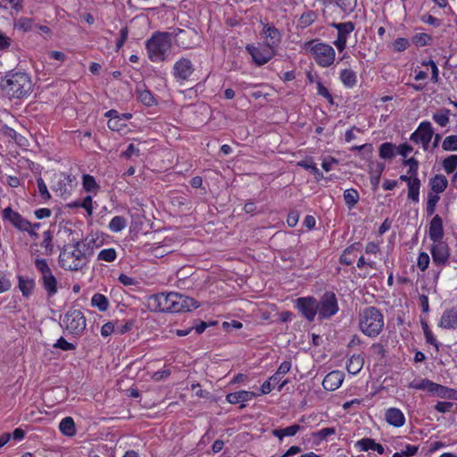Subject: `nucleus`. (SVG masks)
<instances>
[{"instance_id":"obj_1","label":"nucleus","mask_w":457,"mask_h":457,"mask_svg":"<svg viewBox=\"0 0 457 457\" xmlns=\"http://www.w3.org/2000/svg\"><path fill=\"white\" fill-rule=\"evenodd\" d=\"M198 306L199 304L195 299L175 292L159 293L148 298V307L153 312H189Z\"/></svg>"},{"instance_id":"obj_2","label":"nucleus","mask_w":457,"mask_h":457,"mask_svg":"<svg viewBox=\"0 0 457 457\" xmlns=\"http://www.w3.org/2000/svg\"><path fill=\"white\" fill-rule=\"evenodd\" d=\"M1 88L10 98H22L32 90V82L23 72L8 73L1 79Z\"/></svg>"},{"instance_id":"obj_3","label":"nucleus","mask_w":457,"mask_h":457,"mask_svg":"<svg viewBox=\"0 0 457 457\" xmlns=\"http://www.w3.org/2000/svg\"><path fill=\"white\" fill-rule=\"evenodd\" d=\"M358 327L365 336L376 337L384 329V316L377 307H366L359 313Z\"/></svg>"},{"instance_id":"obj_4","label":"nucleus","mask_w":457,"mask_h":457,"mask_svg":"<svg viewBox=\"0 0 457 457\" xmlns=\"http://www.w3.org/2000/svg\"><path fill=\"white\" fill-rule=\"evenodd\" d=\"M148 57L152 62H164L171 47V34L154 32L145 44Z\"/></svg>"},{"instance_id":"obj_5","label":"nucleus","mask_w":457,"mask_h":457,"mask_svg":"<svg viewBox=\"0 0 457 457\" xmlns=\"http://www.w3.org/2000/svg\"><path fill=\"white\" fill-rule=\"evenodd\" d=\"M86 256V250H81L80 242L76 241L72 245V250H69L66 246L62 249L59 254V263L65 270L77 271L85 265Z\"/></svg>"},{"instance_id":"obj_6","label":"nucleus","mask_w":457,"mask_h":457,"mask_svg":"<svg viewBox=\"0 0 457 457\" xmlns=\"http://www.w3.org/2000/svg\"><path fill=\"white\" fill-rule=\"evenodd\" d=\"M303 49L311 52L318 65L323 68L329 67L335 61L336 52L334 48L326 44L320 42L318 39H312L305 42Z\"/></svg>"},{"instance_id":"obj_7","label":"nucleus","mask_w":457,"mask_h":457,"mask_svg":"<svg viewBox=\"0 0 457 457\" xmlns=\"http://www.w3.org/2000/svg\"><path fill=\"white\" fill-rule=\"evenodd\" d=\"M61 326L69 335L80 337L86 330L87 320L81 311L70 309L65 312Z\"/></svg>"},{"instance_id":"obj_8","label":"nucleus","mask_w":457,"mask_h":457,"mask_svg":"<svg viewBox=\"0 0 457 457\" xmlns=\"http://www.w3.org/2000/svg\"><path fill=\"white\" fill-rule=\"evenodd\" d=\"M319 320H328L339 311L337 295L332 291H326L318 301Z\"/></svg>"},{"instance_id":"obj_9","label":"nucleus","mask_w":457,"mask_h":457,"mask_svg":"<svg viewBox=\"0 0 457 457\" xmlns=\"http://www.w3.org/2000/svg\"><path fill=\"white\" fill-rule=\"evenodd\" d=\"M35 267L41 273V282L47 295L52 297L57 293V279L54 276L48 263L45 259H36Z\"/></svg>"},{"instance_id":"obj_10","label":"nucleus","mask_w":457,"mask_h":457,"mask_svg":"<svg viewBox=\"0 0 457 457\" xmlns=\"http://www.w3.org/2000/svg\"><path fill=\"white\" fill-rule=\"evenodd\" d=\"M318 300L314 296L299 297L295 300V307L310 322L318 314Z\"/></svg>"},{"instance_id":"obj_11","label":"nucleus","mask_w":457,"mask_h":457,"mask_svg":"<svg viewBox=\"0 0 457 457\" xmlns=\"http://www.w3.org/2000/svg\"><path fill=\"white\" fill-rule=\"evenodd\" d=\"M246 51L251 54L253 61L258 66L264 65L275 55L276 50L264 45L255 46L253 45H247Z\"/></svg>"},{"instance_id":"obj_12","label":"nucleus","mask_w":457,"mask_h":457,"mask_svg":"<svg viewBox=\"0 0 457 457\" xmlns=\"http://www.w3.org/2000/svg\"><path fill=\"white\" fill-rule=\"evenodd\" d=\"M333 28L337 29V38L335 40L334 45L339 52H343L346 47L348 36L354 30L355 25L352 21L331 24Z\"/></svg>"},{"instance_id":"obj_13","label":"nucleus","mask_w":457,"mask_h":457,"mask_svg":"<svg viewBox=\"0 0 457 457\" xmlns=\"http://www.w3.org/2000/svg\"><path fill=\"white\" fill-rule=\"evenodd\" d=\"M434 135V130L429 121H423L411 135L410 139L415 143H421L426 150Z\"/></svg>"},{"instance_id":"obj_14","label":"nucleus","mask_w":457,"mask_h":457,"mask_svg":"<svg viewBox=\"0 0 457 457\" xmlns=\"http://www.w3.org/2000/svg\"><path fill=\"white\" fill-rule=\"evenodd\" d=\"M433 263L437 266L445 265L450 257V250L444 241L434 242L430 248Z\"/></svg>"},{"instance_id":"obj_15","label":"nucleus","mask_w":457,"mask_h":457,"mask_svg":"<svg viewBox=\"0 0 457 457\" xmlns=\"http://www.w3.org/2000/svg\"><path fill=\"white\" fill-rule=\"evenodd\" d=\"M194 71V65L187 58H181L173 65V76L177 80H188Z\"/></svg>"},{"instance_id":"obj_16","label":"nucleus","mask_w":457,"mask_h":457,"mask_svg":"<svg viewBox=\"0 0 457 457\" xmlns=\"http://www.w3.org/2000/svg\"><path fill=\"white\" fill-rule=\"evenodd\" d=\"M3 218L10 221L12 226L20 230L29 231V228H31V223L24 219L19 212H14L11 207L4 209Z\"/></svg>"},{"instance_id":"obj_17","label":"nucleus","mask_w":457,"mask_h":457,"mask_svg":"<svg viewBox=\"0 0 457 457\" xmlns=\"http://www.w3.org/2000/svg\"><path fill=\"white\" fill-rule=\"evenodd\" d=\"M262 36L265 38V45L275 49L278 46L281 42L282 35L280 31L270 23H263Z\"/></svg>"},{"instance_id":"obj_18","label":"nucleus","mask_w":457,"mask_h":457,"mask_svg":"<svg viewBox=\"0 0 457 457\" xmlns=\"http://www.w3.org/2000/svg\"><path fill=\"white\" fill-rule=\"evenodd\" d=\"M344 373L339 370H333L327 374L322 381L323 388L327 391H335L344 381Z\"/></svg>"},{"instance_id":"obj_19","label":"nucleus","mask_w":457,"mask_h":457,"mask_svg":"<svg viewBox=\"0 0 457 457\" xmlns=\"http://www.w3.org/2000/svg\"><path fill=\"white\" fill-rule=\"evenodd\" d=\"M439 326L445 329L457 328V308L445 310L440 318Z\"/></svg>"},{"instance_id":"obj_20","label":"nucleus","mask_w":457,"mask_h":457,"mask_svg":"<svg viewBox=\"0 0 457 457\" xmlns=\"http://www.w3.org/2000/svg\"><path fill=\"white\" fill-rule=\"evenodd\" d=\"M428 235L433 242L442 241L444 237L443 220L438 214L435 215L429 223Z\"/></svg>"},{"instance_id":"obj_21","label":"nucleus","mask_w":457,"mask_h":457,"mask_svg":"<svg viewBox=\"0 0 457 457\" xmlns=\"http://www.w3.org/2000/svg\"><path fill=\"white\" fill-rule=\"evenodd\" d=\"M386 168L385 163L378 162H370L369 163V172L370 175V184L373 191L378 189V187L380 182L381 175Z\"/></svg>"},{"instance_id":"obj_22","label":"nucleus","mask_w":457,"mask_h":457,"mask_svg":"<svg viewBox=\"0 0 457 457\" xmlns=\"http://www.w3.org/2000/svg\"><path fill=\"white\" fill-rule=\"evenodd\" d=\"M385 420L389 425L395 428H401L405 423V417L403 411L400 409L394 407L386 411Z\"/></svg>"},{"instance_id":"obj_23","label":"nucleus","mask_w":457,"mask_h":457,"mask_svg":"<svg viewBox=\"0 0 457 457\" xmlns=\"http://www.w3.org/2000/svg\"><path fill=\"white\" fill-rule=\"evenodd\" d=\"M260 395L257 393L241 390L234 393L228 394L226 395V400L232 404H236L238 403H245L252 400L253 397Z\"/></svg>"},{"instance_id":"obj_24","label":"nucleus","mask_w":457,"mask_h":457,"mask_svg":"<svg viewBox=\"0 0 457 457\" xmlns=\"http://www.w3.org/2000/svg\"><path fill=\"white\" fill-rule=\"evenodd\" d=\"M432 193L438 194L443 193L448 186V180L445 175L437 174L429 181Z\"/></svg>"},{"instance_id":"obj_25","label":"nucleus","mask_w":457,"mask_h":457,"mask_svg":"<svg viewBox=\"0 0 457 457\" xmlns=\"http://www.w3.org/2000/svg\"><path fill=\"white\" fill-rule=\"evenodd\" d=\"M364 364V357L361 354H353L346 363L347 371L356 375L361 371Z\"/></svg>"},{"instance_id":"obj_26","label":"nucleus","mask_w":457,"mask_h":457,"mask_svg":"<svg viewBox=\"0 0 457 457\" xmlns=\"http://www.w3.org/2000/svg\"><path fill=\"white\" fill-rule=\"evenodd\" d=\"M340 80L345 87L352 88L357 83L356 72L350 69L342 70L340 72Z\"/></svg>"},{"instance_id":"obj_27","label":"nucleus","mask_w":457,"mask_h":457,"mask_svg":"<svg viewBox=\"0 0 457 457\" xmlns=\"http://www.w3.org/2000/svg\"><path fill=\"white\" fill-rule=\"evenodd\" d=\"M60 431L67 436H72L76 433L75 423L71 417H65L59 424Z\"/></svg>"},{"instance_id":"obj_28","label":"nucleus","mask_w":457,"mask_h":457,"mask_svg":"<svg viewBox=\"0 0 457 457\" xmlns=\"http://www.w3.org/2000/svg\"><path fill=\"white\" fill-rule=\"evenodd\" d=\"M35 287V281L32 278H24L19 276V288L24 297H29Z\"/></svg>"},{"instance_id":"obj_29","label":"nucleus","mask_w":457,"mask_h":457,"mask_svg":"<svg viewBox=\"0 0 457 457\" xmlns=\"http://www.w3.org/2000/svg\"><path fill=\"white\" fill-rule=\"evenodd\" d=\"M396 146L390 142H386L379 146V156L382 159H393L395 156Z\"/></svg>"},{"instance_id":"obj_30","label":"nucleus","mask_w":457,"mask_h":457,"mask_svg":"<svg viewBox=\"0 0 457 457\" xmlns=\"http://www.w3.org/2000/svg\"><path fill=\"white\" fill-rule=\"evenodd\" d=\"M421 183L419 178H414V181H411V184L408 186V198L414 203H419L420 201V188Z\"/></svg>"},{"instance_id":"obj_31","label":"nucleus","mask_w":457,"mask_h":457,"mask_svg":"<svg viewBox=\"0 0 457 457\" xmlns=\"http://www.w3.org/2000/svg\"><path fill=\"white\" fill-rule=\"evenodd\" d=\"M92 306L97 307L99 311L105 312L109 308L107 297L102 294L96 293L91 299Z\"/></svg>"},{"instance_id":"obj_32","label":"nucleus","mask_w":457,"mask_h":457,"mask_svg":"<svg viewBox=\"0 0 457 457\" xmlns=\"http://www.w3.org/2000/svg\"><path fill=\"white\" fill-rule=\"evenodd\" d=\"M360 199L359 193L353 188H349L344 192V200L348 208H353Z\"/></svg>"},{"instance_id":"obj_33","label":"nucleus","mask_w":457,"mask_h":457,"mask_svg":"<svg viewBox=\"0 0 457 457\" xmlns=\"http://www.w3.org/2000/svg\"><path fill=\"white\" fill-rule=\"evenodd\" d=\"M317 19V14L314 11H308L303 12L298 20V27L305 29L312 25Z\"/></svg>"},{"instance_id":"obj_34","label":"nucleus","mask_w":457,"mask_h":457,"mask_svg":"<svg viewBox=\"0 0 457 457\" xmlns=\"http://www.w3.org/2000/svg\"><path fill=\"white\" fill-rule=\"evenodd\" d=\"M126 225L127 222L124 217L115 216L111 220L109 228L112 232H120L126 227Z\"/></svg>"},{"instance_id":"obj_35","label":"nucleus","mask_w":457,"mask_h":457,"mask_svg":"<svg viewBox=\"0 0 457 457\" xmlns=\"http://www.w3.org/2000/svg\"><path fill=\"white\" fill-rule=\"evenodd\" d=\"M450 111L443 109L439 112L433 114V120L441 127H445L449 123Z\"/></svg>"},{"instance_id":"obj_36","label":"nucleus","mask_w":457,"mask_h":457,"mask_svg":"<svg viewBox=\"0 0 457 457\" xmlns=\"http://www.w3.org/2000/svg\"><path fill=\"white\" fill-rule=\"evenodd\" d=\"M442 165L447 174L453 173L457 168V154L450 155L444 159Z\"/></svg>"},{"instance_id":"obj_37","label":"nucleus","mask_w":457,"mask_h":457,"mask_svg":"<svg viewBox=\"0 0 457 457\" xmlns=\"http://www.w3.org/2000/svg\"><path fill=\"white\" fill-rule=\"evenodd\" d=\"M440 197L436 194H434L432 192H429L428 195V202H427V207L426 211L428 216H431L434 214L436 204L438 203Z\"/></svg>"},{"instance_id":"obj_38","label":"nucleus","mask_w":457,"mask_h":457,"mask_svg":"<svg viewBox=\"0 0 457 457\" xmlns=\"http://www.w3.org/2000/svg\"><path fill=\"white\" fill-rule=\"evenodd\" d=\"M116 251L113 248H107L100 251L97 256V260L112 262L116 259Z\"/></svg>"},{"instance_id":"obj_39","label":"nucleus","mask_w":457,"mask_h":457,"mask_svg":"<svg viewBox=\"0 0 457 457\" xmlns=\"http://www.w3.org/2000/svg\"><path fill=\"white\" fill-rule=\"evenodd\" d=\"M32 26L33 21L30 18L26 17L20 18L14 23V28L24 32L29 31L32 29Z\"/></svg>"},{"instance_id":"obj_40","label":"nucleus","mask_w":457,"mask_h":457,"mask_svg":"<svg viewBox=\"0 0 457 457\" xmlns=\"http://www.w3.org/2000/svg\"><path fill=\"white\" fill-rule=\"evenodd\" d=\"M375 445V440L369 437L362 438L355 443V447L359 448L361 451L363 452L373 450Z\"/></svg>"},{"instance_id":"obj_41","label":"nucleus","mask_w":457,"mask_h":457,"mask_svg":"<svg viewBox=\"0 0 457 457\" xmlns=\"http://www.w3.org/2000/svg\"><path fill=\"white\" fill-rule=\"evenodd\" d=\"M442 148L445 151H457V136L446 137L443 141Z\"/></svg>"},{"instance_id":"obj_42","label":"nucleus","mask_w":457,"mask_h":457,"mask_svg":"<svg viewBox=\"0 0 457 457\" xmlns=\"http://www.w3.org/2000/svg\"><path fill=\"white\" fill-rule=\"evenodd\" d=\"M139 101L146 106H152L154 104V98L150 90L144 89L138 93Z\"/></svg>"},{"instance_id":"obj_43","label":"nucleus","mask_w":457,"mask_h":457,"mask_svg":"<svg viewBox=\"0 0 457 457\" xmlns=\"http://www.w3.org/2000/svg\"><path fill=\"white\" fill-rule=\"evenodd\" d=\"M82 183L84 189L87 192H91L98 187L95 178L88 174L83 176Z\"/></svg>"},{"instance_id":"obj_44","label":"nucleus","mask_w":457,"mask_h":457,"mask_svg":"<svg viewBox=\"0 0 457 457\" xmlns=\"http://www.w3.org/2000/svg\"><path fill=\"white\" fill-rule=\"evenodd\" d=\"M403 164L409 166L407 172L409 175H411V177H418L419 162L415 158L411 157L405 160Z\"/></svg>"},{"instance_id":"obj_45","label":"nucleus","mask_w":457,"mask_h":457,"mask_svg":"<svg viewBox=\"0 0 457 457\" xmlns=\"http://www.w3.org/2000/svg\"><path fill=\"white\" fill-rule=\"evenodd\" d=\"M317 92H318V95L326 98L329 102L330 104H332V105L335 104L332 95L330 94L328 89L322 84L321 81L317 82Z\"/></svg>"},{"instance_id":"obj_46","label":"nucleus","mask_w":457,"mask_h":457,"mask_svg":"<svg viewBox=\"0 0 457 457\" xmlns=\"http://www.w3.org/2000/svg\"><path fill=\"white\" fill-rule=\"evenodd\" d=\"M422 329L426 337V340L428 344L434 345L436 350H438V343L436 337H434L433 333L428 328V325L426 322L422 323Z\"/></svg>"},{"instance_id":"obj_47","label":"nucleus","mask_w":457,"mask_h":457,"mask_svg":"<svg viewBox=\"0 0 457 457\" xmlns=\"http://www.w3.org/2000/svg\"><path fill=\"white\" fill-rule=\"evenodd\" d=\"M53 346L54 348H59L62 351H72L76 349L75 345L69 343L62 337H61Z\"/></svg>"},{"instance_id":"obj_48","label":"nucleus","mask_w":457,"mask_h":457,"mask_svg":"<svg viewBox=\"0 0 457 457\" xmlns=\"http://www.w3.org/2000/svg\"><path fill=\"white\" fill-rule=\"evenodd\" d=\"M337 433L335 428H324L313 434V436L319 440H325L328 436Z\"/></svg>"},{"instance_id":"obj_49","label":"nucleus","mask_w":457,"mask_h":457,"mask_svg":"<svg viewBox=\"0 0 457 457\" xmlns=\"http://www.w3.org/2000/svg\"><path fill=\"white\" fill-rule=\"evenodd\" d=\"M297 165L305 169L312 170L313 173L318 172V168L316 163L313 162L312 158H306L297 162Z\"/></svg>"},{"instance_id":"obj_50","label":"nucleus","mask_w":457,"mask_h":457,"mask_svg":"<svg viewBox=\"0 0 457 457\" xmlns=\"http://www.w3.org/2000/svg\"><path fill=\"white\" fill-rule=\"evenodd\" d=\"M431 40V37L426 33H420L413 37V43L417 46H425Z\"/></svg>"},{"instance_id":"obj_51","label":"nucleus","mask_w":457,"mask_h":457,"mask_svg":"<svg viewBox=\"0 0 457 457\" xmlns=\"http://www.w3.org/2000/svg\"><path fill=\"white\" fill-rule=\"evenodd\" d=\"M428 264H429V255L425 252L420 253L418 257V263H417L418 268L421 271H425L428 269Z\"/></svg>"},{"instance_id":"obj_52","label":"nucleus","mask_w":457,"mask_h":457,"mask_svg":"<svg viewBox=\"0 0 457 457\" xmlns=\"http://www.w3.org/2000/svg\"><path fill=\"white\" fill-rule=\"evenodd\" d=\"M38 192L44 200H49L51 198L50 193L48 192L47 187L42 178H38L37 180Z\"/></svg>"},{"instance_id":"obj_53","label":"nucleus","mask_w":457,"mask_h":457,"mask_svg":"<svg viewBox=\"0 0 457 457\" xmlns=\"http://www.w3.org/2000/svg\"><path fill=\"white\" fill-rule=\"evenodd\" d=\"M300 213L296 210H291L287 218V223L290 228H295L299 220Z\"/></svg>"},{"instance_id":"obj_54","label":"nucleus","mask_w":457,"mask_h":457,"mask_svg":"<svg viewBox=\"0 0 457 457\" xmlns=\"http://www.w3.org/2000/svg\"><path fill=\"white\" fill-rule=\"evenodd\" d=\"M108 128L112 131H120L126 128V124L121 122V116L112 120H108Z\"/></svg>"},{"instance_id":"obj_55","label":"nucleus","mask_w":457,"mask_h":457,"mask_svg":"<svg viewBox=\"0 0 457 457\" xmlns=\"http://www.w3.org/2000/svg\"><path fill=\"white\" fill-rule=\"evenodd\" d=\"M421 64H422V66H430L431 67V69H432L431 80L434 83L438 82V69H437V66L435 63V62L430 59L428 61L422 62Z\"/></svg>"},{"instance_id":"obj_56","label":"nucleus","mask_w":457,"mask_h":457,"mask_svg":"<svg viewBox=\"0 0 457 457\" xmlns=\"http://www.w3.org/2000/svg\"><path fill=\"white\" fill-rule=\"evenodd\" d=\"M42 245L46 247V253H52L53 245H52V234H51L50 230H46L44 232V240L42 242Z\"/></svg>"},{"instance_id":"obj_57","label":"nucleus","mask_w":457,"mask_h":457,"mask_svg":"<svg viewBox=\"0 0 457 457\" xmlns=\"http://www.w3.org/2000/svg\"><path fill=\"white\" fill-rule=\"evenodd\" d=\"M409 41L404 37H398L393 43L394 48L397 52L404 51L409 46Z\"/></svg>"},{"instance_id":"obj_58","label":"nucleus","mask_w":457,"mask_h":457,"mask_svg":"<svg viewBox=\"0 0 457 457\" xmlns=\"http://www.w3.org/2000/svg\"><path fill=\"white\" fill-rule=\"evenodd\" d=\"M133 325H134V323L131 320H128L124 324H120L119 322H116L115 323L116 333L120 334V335H123L126 332L129 331L132 328Z\"/></svg>"},{"instance_id":"obj_59","label":"nucleus","mask_w":457,"mask_h":457,"mask_svg":"<svg viewBox=\"0 0 457 457\" xmlns=\"http://www.w3.org/2000/svg\"><path fill=\"white\" fill-rule=\"evenodd\" d=\"M112 333H116L115 323L109 321L102 326L101 335L103 337H106Z\"/></svg>"},{"instance_id":"obj_60","label":"nucleus","mask_w":457,"mask_h":457,"mask_svg":"<svg viewBox=\"0 0 457 457\" xmlns=\"http://www.w3.org/2000/svg\"><path fill=\"white\" fill-rule=\"evenodd\" d=\"M80 207L87 211L88 216H91L93 214L92 197L87 195L83 199V201H80Z\"/></svg>"},{"instance_id":"obj_61","label":"nucleus","mask_w":457,"mask_h":457,"mask_svg":"<svg viewBox=\"0 0 457 457\" xmlns=\"http://www.w3.org/2000/svg\"><path fill=\"white\" fill-rule=\"evenodd\" d=\"M453 406V403L451 402H438L435 405V410H436L438 412L445 413L450 411Z\"/></svg>"},{"instance_id":"obj_62","label":"nucleus","mask_w":457,"mask_h":457,"mask_svg":"<svg viewBox=\"0 0 457 457\" xmlns=\"http://www.w3.org/2000/svg\"><path fill=\"white\" fill-rule=\"evenodd\" d=\"M10 287V280L6 278L5 274L0 270V294L9 290Z\"/></svg>"},{"instance_id":"obj_63","label":"nucleus","mask_w":457,"mask_h":457,"mask_svg":"<svg viewBox=\"0 0 457 457\" xmlns=\"http://www.w3.org/2000/svg\"><path fill=\"white\" fill-rule=\"evenodd\" d=\"M302 429V427L297 424L291 425L285 428H282L285 436H293Z\"/></svg>"},{"instance_id":"obj_64","label":"nucleus","mask_w":457,"mask_h":457,"mask_svg":"<svg viewBox=\"0 0 457 457\" xmlns=\"http://www.w3.org/2000/svg\"><path fill=\"white\" fill-rule=\"evenodd\" d=\"M412 151H413L412 146L407 143L402 144L398 147H396V154H398L403 157H406Z\"/></svg>"}]
</instances>
